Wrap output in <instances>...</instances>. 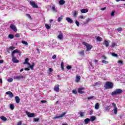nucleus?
I'll return each instance as SVG.
<instances>
[{
	"instance_id": "1",
	"label": "nucleus",
	"mask_w": 125,
	"mask_h": 125,
	"mask_svg": "<svg viewBox=\"0 0 125 125\" xmlns=\"http://www.w3.org/2000/svg\"><path fill=\"white\" fill-rule=\"evenodd\" d=\"M121 93H123V90L118 88L111 93V95L114 96V95H119V94H121Z\"/></svg>"
},
{
	"instance_id": "2",
	"label": "nucleus",
	"mask_w": 125,
	"mask_h": 125,
	"mask_svg": "<svg viewBox=\"0 0 125 125\" xmlns=\"http://www.w3.org/2000/svg\"><path fill=\"white\" fill-rule=\"evenodd\" d=\"M114 84L111 82H106V83L104 84V87L105 88H112Z\"/></svg>"
},
{
	"instance_id": "3",
	"label": "nucleus",
	"mask_w": 125,
	"mask_h": 125,
	"mask_svg": "<svg viewBox=\"0 0 125 125\" xmlns=\"http://www.w3.org/2000/svg\"><path fill=\"white\" fill-rule=\"evenodd\" d=\"M83 44L86 46V51H89L92 48V46L85 42H83Z\"/></svg>"
},
{
	"instance_id": "4",
	"label": "nucleus",
	"mask_w": 125,
	"mask_h": 125,
	"mask_svg": "<svg viewBox=\"0 0 125 125\" xmlns=\"http://www.w3.org/2000/svg\"><path fill=\"white\" fill-rule=\"evenodd\" d=\"M25 114H26L28 118H34V117H36V116H35V113H31L30 112H28L27 111H25Z\"/></svg>"
},
{
	"instance_id": "5",
	"label": "nucleus",
	"mask_w": 125,
	"mask_h": 125,
	"mask_svg": "<svg viewBox=\"0 0 125 125\" xmlns=\"http://www.w3.org/2000/svg\"><path fill=\"white\" fill-rule=\"evenodd\" d=\"M12 60L14 63H19V61L16 59V57L14 56V54L12 52Z\"/></svg>"
},
{
	"instance_id": "6",
	"label": "nucleus",
	"mask_w": 125,
	"mask_h": 125,
	"mask_svg": "<svg viewBox=\"0 0 125 125\" xmlns=\"http://www.w3.org/2000/svg\"><path fill=\"white\" fill-rule=\"evenodd\" d=\"M30 4L33 7V8H38L39 7V6H38V4H37L36 3H35V1H30Z\"/></svg>"
},
{
	"instance_id": "7",
	"label": "nucleus",
	"mask_w": 125,
	"mask_h": 125,
	"mask_svg": "<svg viewBox=\"0 0 125 125\" xmlns=\"http://www.w3.org/2000/svg\"><path fill=\"white\" fill-rule=\"evenodd\" d=\"M66 114H67V112H63V113H62L61 115H60V116H55L54 118V119H53V120H55L56 119H60V118H63V117H64V116H65V115Z\"/></svg>"
},
{
	"instance_id": "8",
	"label": "nucleus",
	"mask_w": 125,
	"mask_h": 125,
	"mask_svg": "<svg viewBox=\"0 0 125 125\" xmlns=\"http://www.w3.org/2000/svg\"><path fill=\"white\" fill-rule=\"evenodd\" d=\"M112 106H114V109L113 110L114 111V114L115 115H117L118 113V107H117V105L115 103H112Z\"/></svg>"
},
{
	"instance_id": "9",
	"label": "nucleus",
	"mask_w": 125,
	"mask_h": 125,
	"mask_svg": "<svg viewBox=\"0 0 125 125\" xmlns=\"http://www.w3.org/2000/svg\"><path fill=\"white\" fill-rule=\"evenodd\" d=\"M23 78H24V76L22 75V74H21L19 76H14V80H18L19 81Z\"/></svg>"
},
{
	"instance_id": "10",
	"label": "nucleus",
	"mask_w": 125,
	"mask_h": 125,
	"mask_svg": "<svg viewBox=\"0 0 125 125\" xmlns=\"http://www.w3.org/2000/svg\"><path fill=\"white\" fill-rule=\"evenodd\" d=\"M10 29L13 30L14 32H17V28H16V26H15V25L13 24H11L10 26Z\"/></svg>"
},
{
	"instance_id": "11",
	"label": "nucleus",
	"mask_w": 125,
	"mask_h": 125,
	"mask_svg": "<svg viewBox=\"0 0 125 125\" xmlns=\"http://www.w3.org/2000/svg\"><path fill=\"white\" fill-rule=\"evenodd\" d=\"M63 38H64V36H63V33H62V32L60 31L59 32V34L58 36V39H59V40H62Z\"/></svg>"
},
{
	"instance_id": "12",
	"label": "nucleus",
	"mask_w": 125,
	"mask_h": 125,
	"mask_svg": "<svg viewBox=\"0 0 125 125\" xmlns=\"http://www.w3.org/2000/svg\"><path fill=\"white\" fill-rule=\"evenodd\" d=\"M12 53H13L14 54H15V53H19V56H21V52L20 50H18V49H16V50L13 51L12 52Z\"/></svg>"
},
{
	"instance_id": "13",
	"label": "nucleus",
	"mask_w": 125,
	"mask_h": 125,
	"mask_svg": "<svg viewBox=\"0 0 125 125\" xmlns=\"http://www.w3.org/2000/svg\"><path fill=\"white\" fill-rule=\"evenodd\" d=\"M6 94H8L9 97H10V98H12V97H13L14 95L13 93L12 92H11V91H7L6 92Z\"/></svg>"
},
{
	"instance_id": "14",
	"label": "nucleus",
	"mask_w": 125,
	"mask_h": 125,
	"mask_svg": "<svg viewBox=\"0 0 125 125\" xmlns=\"http://www.w3.org/2000/svg\"><path fill=\"white\" fill-rule=\"evenodd\" d=\"M54 90L56 92H59V85L57 84L54 86Z\"/></svg>"
},
{
	"instance_id": "15",
	"label": "nucleus",
	"mask_w": 125,
	"mask_h": 125,
	"mask_svg": "<svg viewBox=\"0 0 125 125\" xmlns=\"http://www.w3.org/2000/svg\"><path fill=\"white\" fill-rule=\"evenodd\" d=\"M66 21H67L68 23H74V21H73V20L71 19V18L69 17H67L66 18Z\"/></svg>"
},
{
	"instance_id": "16",
	"label": "nucleus",
	"mask_w": 125,
	"mask_h": 125,
	"mask_svg": "<svg viewBox=\"0 0 125 125\" xmlns=\"http://www.w3.org/2000/svg\"><path fill=\"white\" fill-rule=\"evenodd\" d=\"M83 89H84V88H83V87L79 88L78 89L79 93H81V94H83V93H84L83 91Z\"/></svg>"
},
{
	"instance_id": "17",
	"label": "nucleus",
	"mask_w": 125,
	"mask_h": 125,
	"mask_svg": "<svg viewBox=\"0 0 125 125\" xmlns=\"http://www.w3.org/2000/svg\"><path fill=\"white\" fill-rule=\"evenodd\" d=\"M15 100H16V103H17L18 104H19V103H20V98H19V97H18L17 96H16Z\"/></svg>"
},
{
	"instance_id": "18",
	"label": "nucleus",
	"mask_w": 125,
	"mask_h": 125,
	"mask_svg": "<svg viewBox=\"0 0 125 125\" xmlns=\"http://www.w3.org/2000/svg\"><path fill=\"white\" fill-rule=\"evenodd\" d=\"M95 38L97 41V42H102V41H103V39H102V38L100 37H97V36H95Z\"/></svg>"
},
{
	"instance_id": "19",
	"label": "nucleus",
	"mask_w": 125,
	"mask_h": 125,
	"mask_svg": "<svg viewBox=\"0 0 125 125\" xmlns=\"http://www.w3.org/2000/svg\"><path fill=\"white\" fill-rule=\"evenodd\" d=\"M88 12V10L87 9H83L81 10V12L82 13H86V12Z\"/></svg>"
},
{
	"instance_id": "20",
	"label": "nucleus",
	"mask_w": 125,
	"mask_h": 125,
	"mask_svg": "<svg viewBox=\"0 0 125 125\" xmlns=\"http://www.w3.org/2000/svg\"><path fill=\"white\" fill-rule=\"evenodd\" d=\"M84 122L85 125H87V124H88V123L90 122V119L89 118H86L84 120Z\"/></svg>"
},
{
	"instance_id": "21",
	"label": "nucleus",
	"mask_w": 125,
	"mask_h": 125,
	"mask_svg": "<svg viewBox=\"0 0 125 125\" xmlns=\"http://www.w3.org/2000/svg\"><path fill=\"white\" fill-rule=\"evenodd\" d=\"M81 81V76H77L76 79V83H79Z\"/></svg>"
},
{
	"instance_id": "22",
	"label": "nucleus",
	"mask_w": 125,
	"mask_h": 125,
	"mask_svg": "<svg viewBox=\"0 0 125 125\" xmlns=\"http://www.w3.org/2000/svg\"><path fill=\"white\" fill-rule=\"evenodd\" d=\"M63 18H64V16L62 15L61 17L58 18V21L59 22H61V21L63 20Z\"/></svg>"
},
{
	"instance_id": "23",
	"label": "nucleus",
	"mask_w": 125,
	"mask_h": 125,
	"mask_svg": "<svg viewBox=\"0 0 125 125\" xmlns=\"http://www.w3.org/2000/svg\"><path fill=\"white\" fill-rule=\"evenodd\" d=\"M101 83L100 82H97L93 84V86H100Z\"/></svg>"
},
{
	"instance_id": "24",
	"label": "nucleus",
	"mask_w": 125,
	"mask_h": 125,
	"mask_svg": "<svg viewBox=\"0 0 125 125\" xmlns=\"http://www.w3.org/2000/svg\"><path fill=\"white\" fill-rule=\"evenodd\" d=\"M96 120V117L95 116H91L90 118V121L91 122H94Z\"/></svg>"
},
{
	"instance_id": "25",
	"label": "nucleus",
	"mask_w": 125,
	"mask_h": 125,
	"mask_svg": "<svg viewBox=\"0 0 125 125\" xmlns=\"http://www.w3.org/2000/svg\"><path fill=\"white\" fill-rule=\"evenodd\" d=\"M95 109L96 110H98L99 109V104L98 103H97L95 105Z\"/></svg>"
},
{
	"instance_id": "26",
	"label": "nucleus",
	"mask_w": 125,
	"mask_h": 125,
	"mask_svg": "<svg viewBox=\"0 0 125 125\" xmlns=\"http://www.w3.org/2000/svg\"><path fill=\"white\" fill-rule=\"evenodd\" d=\"M59 3H60V5H63V4H64V3H65V0H60L59 1Z\"/></svg>"
},
{
	"instance_id": "27",
	"label": "nucleus",
	"mask_w": 125,
	"mask_h": 125,
	"mask_svg": "<svg viewBox=\"0 0 125 125\" xmlns=\"http://www.w3.org/2000/svg\"><path fill=\"white\" fill-rule=\"evenodd\" d=\"M52 10L53 12H57V10L55 8V6L53 5L52 6Z\"/></svg>"
},
{
	"instance_id": "28",
	"label": "nucleus",
	"mask_w": 125,
	"mask_h": 125,
	"mask_svg": "<svg viewBox=\"0 0 125 125\" xmlns=\"http://www.w3.org/2000/svg\"><path fill=\"white\" fill-rule=\"evenodd\" d=\"M0 119L2 120V121H7V118H6V117H4V116H1L0 117Z\"/></svg>"
},
{
	"instance_id": "29",
	"label": "nucleus",
	"mask_w": 125,
	"mask_h": 125,
	"mask_svg": "<svg viewBox=\"0 0 125 125\" xmlns=\"http://www.w3.org/2000/svg\"><path fill=\"white\" fill-rule=\"evenodd\" d=\"M15 106H14V104H11L10 105V109H11V110H14V108H15Z\"/></svg>"
},
{
	"instance_id": "30",
	"label": "nucleus",
	"mask_w": 125,
	"mask_h": 125,
	"mask_svg": "<svg viewBox=\"0 0 125 125\" xmlns=\"http://www.w3.org/2000/svg\"><path fill=\"white\" fill-rule=\"evenodd\" d=\"M45 27L47 30H49V29H50V26L47 23L45 24Z\"/></svg>"
},
{
	"instance_id": "31",
	"label": "nucleus",
	"mask_w": 125,
	"mask_h": 125,
	"mask_svg": "<svg viewBox=\"0 0 125 125\" xmlns=\"http://www.w3.org/2000/svg\"><path fill=\"white\" fill-rule=\"evenodd\" d=\"M104 44L106 47H108V46H109V42H108L107 41H105Z\"/></svg>"
},
{
	"instance_id": "32",
	"label": "nucleus",
	"mask_w": 125,
	"mask_h": 125,
	"mask_svg": "<svg viewBox=\"0 0 125 125\" xmlns=\"http://www.w3.org/2000/svg\"><path fill=\"white\" fill-rule=\"evenodd\" d=\"M79 114L80 115V116L83 117L84 116V112H80Z\"/></svg>"
},
{
	"instance_id": "33",
	"label": "nucleus",
	"mask_w": 125,
	"mask_h": 125,
	"mask_svg": "<svg viewBox=\"0 0 125 125\" xmlns=\"http://www.w3.org/2000/svg\"><path fill=\"white\" fill-rule=\"evenodd\" d=\"M91 20V19L88 18L86 20V21L84 22V24H87L88 23V22H89V21H90Z\"/></svg>"
},
{
	"instance_id": "34",
	"label": "nucleus",
	"mask_w": 125,
	"mask_h": 125,
	"mask_svg": "<svg viewBox=\"0 0 125 125\" xmlns=\"http://www.w3.org/2000/svg\"><path fill=\"white\" fill-rule=\"evenodd\" d=\"M34 67H35V63L33 62L32 63V64L30 66L29 68L32 70H34Z\"/></svg>"
},
{
	"instance_id": "35",
	"label": "nucleus",
	"mask_w": 125,
	"mask_h": 125,
	"mask_svg": "<svg viewBox=\"0 0 125 125\" xmlns=\"http://www.w3.org/2000/svg\"><path fill=\"white\" fill-rule=\"evenodd\" d=\"M21 43H23V44H25V45H28V42L26 41H22Z\"/></svg>"
},
{
	"instance_id": "36",
	"label": "nucleus",
	"mask_w": 125,
	"mask_h": 125,
	"mask_svg": "<svg viewBox=\"0 0 125 125\" xmlns=\"http://www.w3.org/2000/svg\"><path fill=\"white\" fill-rule=\"evenodd\" d=\"M28 62H29V59L26 58L25 60V62H23V64H27V63H28Z\"/></svg>"
},
{
	"instance_id": "37",
	"label": "nucleus",
	"mask_w": 125,
	"mask_h": 125,
	"mask_svg": "<svg viewBox=\"0 0 125 125\" xmlns=\"http://www.w3.org/2000/svg\"><path fill=\"white\" fill-rule=\"evenodd\" d=\"M7 82H8L9 83H11L12 82H13V79L12 78L8 79Z\"/></svg>"
},
{
	"instance_id": "38",
	"label": "nucleus",
	"mask_w": 125,
	"mask_h": 125,
	"mask_svg": "<svg viewBox=\"0 0 125 125\" xmlns=\"http://www.w3.org/2000/svg\"><path fill=\"white\" fill-rule=\"evenodd\" d=\"M61 68L62 70H64V62H61Z\"/></svg>"
},
{
	"instance_id": "39",
	"label": "nucleus",
	"mask_w": 125,
	"mask_h": 125,
	"mask_svg": "<svg viewBox=\"0 0 125 125\" xmlns=\"http://www.w3.org/2000/svg\"><path fill=\"white\" fill-rule=\"evenodd\" d=\"M111 55L112 56H113L114 57H118V54H116V53H112L111 54Z\"/></svg>"
},
{
	"instance_id": "40",
	"label": "nucleus",
	"mask_w": 125,
	"mask_h": 125,
	"mask_svg": "<svg viewBox=\"0 0 125 125\" xmlns=\"http://www.w3.org/2000/svg\"><path fill=\"white\" fill-rule=\"evenodd\" d=\"M75 24L77 25V27H80V22L78 21H76Z\"/></svg>"
},
{
	"instance_id": "41",
	"label": "nucleus",
	"mask_w": 125,
	"mask_h": 125,
	"mask_svg": "<svg viewBox=\"0 0 125 125\" xmlns=\"http://www.w3.org/2000/svg\"><path fill=\"white\" fill-rule=\"evenodd\" d=\"M13 38H14L13 35H12V34H9V35H8V38H9V39H13Z\"/></svg>"
},
{
	"instance_id": "42",
	"label": "nucleus",
	"mask_w": 125,
	"mask_h": 125,
	"mask_svg": "<svg viewBox=\"0 0 125 125\" xmlns=\"http://www.w3.org/2000/svg\"><path fill=\"white\" fill-rule=\"evenodd\" d=\"M110 109H111V106H108L105 107V111H109L110 110Z\"/></svg>"
},
{
	"instance_id": "43",
	"label": "nucleus",
	"mask_w": 125,
	"mask_h": 125,
	"mask_svg": "<svg viewBox=\"0 0 125 125\" xmlns=\"http://www.w3.org/2000/svg\"><path fill=\"white\" fill-rule=\"evenodd\" d=\"M102 63H103V64H108L109 63V62H108V61H107L103 60Z\"/></svg>"
},
{
	"instance_id": "44",
	"label": "nucleus",
	"mask_w": 125,
	"mask_h": 125,
	"mask_svg": "<svg viewBox=\"0 0 125 125\" xmlns=\"http://www.w3.org/2000/svg\"><path fill=\"white\" fill-rule=\"evenodd\" d=\"M84 51L83 50H82L79 52V54L80 55H83L84 54Z\"/></svg>"
},
{
	"instance_id": "45",
	"label": "nucleus",
	"mask_w": 125,
	"mask_h": 125,
	"mask_svg": "<svg viewBox=\"0 0 125 125\" xmlns=\"http://www.w3.org/2000/svg\"><path fill=\"white\" fill-rule=\"evenodd\" d=\"M39 121H40V118H39L34 119V121L35 122H39Z\"/></svg>"
},
{
	"instance_id": "46",
	"label": "nucleus",
	"mask_w": 125,
	"mask_h": 125,
	"mask_svg": "<svg viewBox=\"0 0 125 125\" xmlns=\"http://www.w3.org/2000/svg\"><path fill=\"white\" fill-rule=\"evenodd\" d=\"M111 16H115V11H113L111 13Z\"/></svg>"
},
{
	"instance_id": "47",
	"label": "nucleus",
	"mask_w": 125,
	"mask_h": 125,
	"mask_svg": "<svg viewBox=\"0 0 125 125\" xmlns=\"http://www.w3.org/2000/svg\"><path fill=\"white\" fill-rule=\"evenodd\" d=\"M66 69L67 70H70V69H72V66L71 65H67L66 66Z\"/></svg>"
},
{
	"instance_id": "48",
	"label": "nucleus",
	"mask_w": 125,
	"mask_h": 125,
	"mask_svg": "<svg viewBox=\"0 0 125 125\" xmlns=\"http://www.w3.org/2000/svg\"><path fill=\"white\" fill-rule=\"evenodd\" d=\"M9 49H10L11 50H14V49H15V47H14V46H10L9 47Z\"/></svg>"
},
{
	"instance_id": "49",
	"label": "nucleus",
	"mask_w": 125,
	"mask_h": 125,
	"mask_svg": "<svg viewBox=\"0 0 125 125\" xmlns=\"http://www.w3.org/2000/svg\"><path fill=\"white\" fill-rule=\"evenodd\" d=\"M123 29L122 28V27H119L117 29V31L118 32H121V31H122Z\"/></svg>"
},
{
	"instance_id": "50",
	"label": "nucleus",
	"mask_w": 125,
	"mask_h": 125,
	"mask_svg": "<svg viewBox=\"0 0 125 125\" xmlns=\"http://www.w3.org/2000/svg\"><path fill=\"white\" fill-rule=\"evenodd\" d=\"M26 16H27L28 18H29V19H32V17H31V15H30V14H26Z\"/></svg>"
},
{
	"instance_id": "51",
	"label": "nucleus",
	"mask_w": 125,
	"mask_h": 125,
	"mask_svg": "<svg viewBox=\"0 0 125 125\" xmlns=\"http://www.w3.org/2000/svg\"><path fill=\"white\" fill-rule=\"evenodd\" d=\"M94 96H90V97H88V100H91V99H92L93 98H94Z\"/></svg>"
},
{
	"instance_id": "52",
	"label": "nucleus",
	"mask_w": 125,
	"mask_h": 125,
	"mask_svg": "<svg viewBox=\"0 0 125 125\" xmlns=\"http://www.w3.org/2000/svg\"><path fill=\"white\" fill-rule=\"evenodd\" d=\"M72 93H73L74 94H77V91L76 90H73L72 91Z\"/></svg>"
},
{
	"instance_id": "53",
	"label": "nucleus",
	"mask_w": 125,
	"mask_h": 125,
	"mask_svg": "<svg viewBox=\"0 0 125 125\" xmlns=\"http://www.w3.org/2000/svg\"><path fill=\"white\" fill-rule=\"evenodd\" d=\"M49 71L50 72V73H51L53 71V69H52L51 68H49Z\"/></svg>"
},
{
	"instance_id": "54",
	"label": "nucleus",
	"mask_w": 125,
	"mask_h": 125,
	"mask_svg": "<svg viewBox=\"0 0 125 125\" xmlns=\"http://www.w3.org/2000/svg\"><path fill=\"white\" fill-rule=\"evenodd\" d=\"M15 37H16V38H19V37H20V36L19 35V33H17L15 35Z\"/></svg>"
},
{
	"instance_id": "55",
	"label": "nucleus",
	"mask_w": 125,
	"mask_h": 125,
	"mask_svg": "<svg viewBox=\"0 0 125 125\" xmlns=\"http://www.w3.org/2000/svg\"><path fill=\"white\" fill-rule=\"evenodd\" d=\"M73 15L74 17H77V12L75 11Z\"/></svg>"
},
{
	"instance_id": "56",
	"label": "nucleus",
	"mask_w": 125,
	"mask_h": 125,
	"mask_svg": "<svg viewBox=\"0 0 125 125\" xmlns=\"http://www.w3.org/2000/svg\"><path fill=\"white\" fill-rule=\"evenodd\" d=\"M112 47H115V46H116V43L115 42L112 43Z\"/></svg>"
},
{
	"instance_id": "57",
	"label": "nucleus",
	"mask_w": 125,
	"mask_h": 125,
	"mask_svg": "<svg viewBox=\"0 0 125 125\" xmlns=\"http://www.w3.org/2000/svg\"><path fill=\"white\" fill-rule=\"evenodd\" d=\"M57 57V56L56 55H54L53 56H52V59H55V58H56Z\"/></svg>"
},
{
	"instance_id": "58",
	"label": "nucleus",
	"mask_w": 125,
	"mask_h": 125,
	"mask_svg": "<svg viewBox=\"0 0 125 125\" xmlns=\"http://www.w3.org/2000/svg\"><path fill=\"white\" fill-rule=\"evenodd\" d=\"M17 125H22V122H21V121H20L18 123Z\"/></svg>"
},
{
	"instance_id": "59",
	"label": "nucleus",
	"mask_w": 125,
	"mask_h": 125,
	"mask_svg": "<svg viewBox=\"0 0 125 125\" xmlns=\"http://www.w3.org/2000/svg\"><path fill=\"white\" fill-rule=\"evenodd\" d=\"M46 101L45 100H43V101H41V103H46Z\"/></svg>"
},
{
	"instance_id": "60",
	"label": "nucleus",
	"mask_w": 125,
	"mask_h": 125,
	"mask_svg": "<svg viewBox=\"0 0 125 125\" xmlns=\"http://www.w3.org/2000/svg\"><path fill=\"white\" fill-rule=\"evenodd\" d=\"M26 64L28 65V68H30V66H31V64H30L29 62H27V63H26Z\"/></svg>"
},
{
	"instance_id": "61",
	"label": "nucleus",
	"mask_w": 125,
	"mask_h": 125,
	"mask_svg": "<svg viewBox=\"0 0 125 125\" xmlns=\"http://www.w3.org/2000/svg\"><path fill=\"white\" fill-rule=\"evenodd\" d=\"M3 63V60H0V64H2Z\"/></svg>"
},
{
	"instance_id": "62",
	"label": "nucleus",
	"mask_w": 125,
	"mask_h": 125,
	"mask_svg": "<svg viewBox=\"0 0 125 125\" xmlns=\"http://www.w3.org/2000/svg\"><path fill=\"white\" fill-rule=\"evenodd\" d=\"M118 63H119V64H123V61H118Z\"/></svg>"
},
{
	"instance_id": "63",
	"label": "nucleus",
	"mask_w": 125,
	"mask_h": 125,
	"mask_svg": "<svg viewBox=\"0 0 125 125\" xmlns=\"http://www.w3.org/2000/svg\"><path fill=\"white\" fill-rule=\"evenodd\" d=\"M105 9H106V7H104V8H102L101 9V10H105Z\"/></svg>"
},
{
	"instance_id": "64",
	"label": "nucleus",
	"mask_w": 125,
	"mask_h": 125,
	"mask_svg": "<svg viewBox=\"0 0 125 125\" xmlns=\"http://www.w3.org/2000/svg\"><path fill=\"white\" fill-rule=\"evenodd\" d=\"M80 18L81 19H84L83 18V16H80Z\"/></svg>"
}]
</instances>
